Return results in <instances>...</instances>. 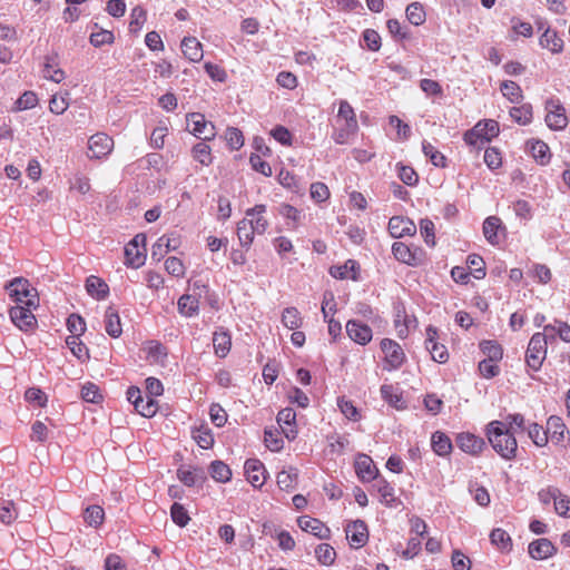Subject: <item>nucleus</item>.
<instances>
[{"label": "nucleus", "mask_w": 570, "mask_h": 570, "mask_svg": "<svg viewBox=\"0 0 570 570\" xmlns=\"http://www.w3.org/2000/svg\"><path fill=\"white\" fill-rule=\"evenodd\" d=\"M85 522L94 528H98L104 523L105 511L100 505H89L83 513Z\"/></svg>", "instance_id": "nucleus-43"}, {"label": "nucleus", "mask_w": 570, "mask_h": 570, "mask_svg": "<svg viewBox=\"0 0 570 570\" xmlns=\"http://www.w3.org/2000/svg\"><path fill=\"white\" fill-rule=\"evenodd\" d=\"M539 43L542 48L551 51L554 55L561 53L563 51V40L557 32V30L548 28L541 35L539 39Z\"/></svg>", "instance_id": "nucleus-26"}, {"label": "nucleus", "mask_w": 570, "mask_h": 570, "mask_svg": "<svg viewBox=\"0 0 570 570\" xmlns=\"http://www.w3.org/2000/svg\"><path fill=\"white\" fill-rule=\"evenodd\" d=\"M337 118L345 121V125L351 128V130H357L358 124L355 111L353 107L346 100H341L337 111Z\"/></svg>", "instance_id": "nucleus-38"}, {"label": "nucleus", "mask_w": 570, "mask_h": 570, "mask_svg": "<svg viewBox=\"0 0 570 570\" xmlns=\"http://www.w3.org/2000/svg\"><path fill=\"white\" fill-rule=\"evenodd\" d=\"M66 344L70 352L81 362H86L89 358V350L81 342L80 336H68Z\"/></svg>", "instance_id": "nucleus-42"}, {"label": "nucleus", "mask_w": 570, "mask_h": 570, "mask_svg": "<svg viewBox=\"0 0 570 570\" xmlns=\"http://www.w3.org/2000/svg\"><path fill=\"white\" fill-rule=\"evenodd\" d=\"M87 293L96 299H104L109 294L108 284L98 276H89L86 281Z\"/></svg>", "instance_id": "nucleus-29"}, {"label": "nucleus", "mask_w": 570, "mask_h": 570, "mask_svg": "<svg viewBox=\"0 0 570 570\" xmlns=\"http://www.w3.org/2000/svg\"><path fill=\"white\" fill-rule=\"evenodd\" d=\"M166 272L177 278L184 277L186 273L183 261L178 257L170 256L165 261Z\"/></svg>", "instance_id": "nucleus-59"}, {"label": "nucleus", "mask_w": 570, "mask_h": 570, "mask_svg": "<svg viewBox=\"0 0 570 570\" xmlns=\"http://www.w3.org/2000/svg\"><path fill=\"white\" fill-rule=\"evenodd\" d=\"M528 146L532 157L540 165H547L551 159V151L549 146L542 140H530Z\"/></svg>", "instance_id": "nucleus-33"}, {"label": "nucleus", "mask_w": 570, "mask_h": 570, "mask_svg": "<svg viewBox=\"0 0 570 570\" xmlns=\"http://www.w3.org/2000/svg\"><path fill=\"white\" fill-rule=\"evenodd\" d=\"M114 139L106 132H96L88 139V157L90 159H102L114 150Z\"/></svg>", "instance_id": "nucleus-9"}, {"label": "nucleus", "mask_w": 570, "mask_h": 570, "mask_svg": "<svg viewBox=\"0 0 570 570\" xmlns=\"http://www.w3.org/2000/svg\"><path fill=\"white\" fill-rule=\"evenodd\" d=\"M482 230L485 239L491 245H499L501 242V235H504L505 227L503 226L501 218L498 216H489L483 222Z\"/></svg>", "instance_id": "nucleus-21"}, {"label": "nucleus", "mask_w": 570, "mask_h": 570, "mask_svg": "<svg viewBox=\"0 0 570 570\" xmlns=\"http://www.w3.org/2000/svg\"><path fill=\"white\" fill-rule=\"evenodd\" d=\"M147 20L146 10L141 6H136L130 12L129 30L131 32H139Z\"/></svg>", "instance_id": "nucleus-54"}, {"label": "nucleus", "mask_w": 570, "mask_h": 570, "mask_svg": "<svg viewBox=\"0 0 570 570\" xmlns=\"http://www.w3.org/2000/svg\"><path fill=\"white\" fill-rule=\"evenodd\" d=\"M490 541L501 552H510L513 547L511 537L501 528H495L491 531Z\"/></svg>", "instance_id": "nucleus-34"}, {"label": "nucleus", "mask_w": 570, "mask_h": 570, "mask_svg": "<svg viewBox=\"0 0 570 570\" xmlns=\"http://www.w3.org/2000/svg\"><path fill=\"white\" fill-rule=\"evenodd\" d=\"M415 320H411L405 309H399L394 317V327L399 337L405 338L409 335V328L412 322Z\"/></svg>", "instance_id": "nucleus-52"}, {"label": "nucleus", "mask_w": 570, "mask_h": 570, "mask_svg": "<svg viewBox=\"0 0 570 570\" xmlns=\"http://www.w3.org/2000/svg\"><path fill=\"white\" fill-rule=\"evenodd\" d=\"M297 525L302 531L311 533L320 540L331 538V529L320 519L301 515L297 518Z\"/></svg>", "instance_id": "nucleus-13"}, {"label": "nucleus", "mask_w": 570, "mask_h": 570, "mask_svg": "<svg viewBox=\"0 0 570 570\" xmlns=\"http://www.w3.org/2000/svg\"><path fill=\"white\" fill-rule=\"evenodd\" d=\"M528 435L531 439V441L540 448H543L548 444L549 436L547 429L544 430L542 425L538 423H531L529 424L528 429Z\"/></svg>", "instance_id": "nucleus-48"}, {"label": "nucleus", "mask_w": 570, "mask_h": 570, "mask_svg": "<svg viewBox=\"0 0 570 570\" xmlns=\"http://www.w3.org/2000/svg\"><path fill=\"white\" fill-rule=\"evenodd\" d=\"M380 347L384 354L383 368L386 371L399 370L405 362L406 356L402 346L391 338H383Z\"/></svg>", "instance_id": "nucleus-6"}, {"label": "nucleus", "mask_w": 570, "mask_h": 570, "mask_svg": "<svg viewBox=\"0 0 570 570\" xmlns=\"http://www.w3.org/2000/svg\"><path fill=\"white\" fill-rule=\"evenodd\" d=\"M298 481L297 470L289 468L288 470H282L277 473L276 482L281 490L292 491L296 488Z\"/></svg>", "instance_id": "nucleus-36"}, {"label": "nucleus", "mask_w": 570, "mask_h": 570, "mask_svg": "<svg viewBox=\"0 0 570 570\" xmlns=\"http://www.w3.org/2000/svg\"><path fill=\"white\" fill-rule=\"evenodd\" d=\"M381 395L385 402L396 410H404L406 407L403 394L396 385L383 384L381 386Z\"/></svg>", "instance_id": "nucleus-27"}, {"label": "nucleus", "mask_w": 570, "mask_h": 570, "mask_svg": "<svg viewBox=\"0 0 570 570\" xmlns=\"http://www.w3.org/2000/svg\"><path fill=\"white\" fill-rule=\"evenodd\" d=\"M38 306H12L9 309L11 322L23 332H33L37 328L38 322L33 314V309Z\"/></svg>", "instance_id": "nucleus-8"}, {"label": "nucleus", "mask_w": 570, "mask_h": 570, "mask_svg": "<svg viewBox=\"0 0 570 570\" xmlns=\"http://www.w3.org/2000/svg\"><path fill=\"white\" fill-rule=\"evenodd\" d=\"M392 254L397 262L412 267L421 266L426 261L424 249L419 246H410L403 242L393 243Z\"/></svg>", "instance_id": "nucleus-5"}, {"label": "nucleus", "mask_w": 570, "mask_h": 570, "mask_svg": "<svg viewBox=\"0 0 570 570\" xmlns=\"http://www.w3.org/2000/svg\"><path fill=\"white\" fill-rule=\"evenodd\" d=\"M480 348L487 356L485 360L500 362L503 356L502 346L495 341H483L480 343Z\"/></svg>", "instance_id": "nucleus-51"}, {"label": "nucleus", "mask_w": 570, "mask_h": 570, "mask_svg": "<svg viewBox=\"0 0 570 570\" xmlns=\"http://www.w3.org/2000/svg\"><path fill=\"white\" fill-rule=\"evenodd\" d=\"M528 552L532 559L546 560L557 552L556 546L546 538L532 541L528 547Z\"/></svg>", "instance_id": "nucleus-22"}, {"label": "nucleus", "mask_w": 570, "mask_h": 570, "mask_svg": "<svg viewBox=\"0 0 570 570\" xmlns=\"http://www.w3.org/2000/svg\"><path fill=\"white\" fill-rule=\"evenodd\" d=\"M511 30L515 36L531 38L533 36V27L530 22L523 21L517 17L511 18Z\"/></svg>", "instance_id": "nucleus-61"}, {"label": "nucleus", "mask_w": 570, "mask_h": 570, "mask_svg": "<svg viewBox=\"0 0 570 570\" xmlns=\"http://www.w3.org/2000/svg\"><path fill=\"white\" fill-rule=\"evenodd\" d=\"M282 323L288 330H297L303 324V318L296 307H286L282 313Z\"/></svg>", "instance_id": "nucleus-45"}, {"label": "nucleus", "mask_w": 570, "mask_h": 570, "mask_svg": "<svg viewBox=\"0 0 570 570\" xmlns=\"http://www.w3.org/2000/svg\"><path fill=\"white\" fill-rule=\"evenodd\" d=\"M181 50L184 56L193 62H198L203 59V46L194 37L183 39Z\"/></svg>", "instance_id": "nucleus-31"}, {"label": "nucleus", "mask_w": 570, "mask_h": 570, "mask_svg": "<svg viewBox=\"0 0 570 570\" xmlns=\"http://www.w3.org/2000/svg\"><path fill=\"white\" fill-rule=\"evenodd\" d=\"M135 410L144 417H153L158 411V402L150 396L142 399L136 404Z\"/></svg>", "instance_id": "nucleus-55"}, {"label": "nucleus", "mask_w": 570, "mask_h": 570, "mask_svg": "<svg viewBox=\"0 0 570 570\" xmlns=\"http://www.w3.org/2000/svg\"><path fill=\"white\" fill-rule=\"evenodd\" d=\"M277 423L287 440L293 441L297 436L296 413L291 407L281 410L277 414Z\"/></svg>", "instance_id": "nucleus-20"}, {"label": "nucleus", "mask_w": 570, "mask_h": 570, "mask_svg": "<svg viewBox=\"0 0 570 570\" xmlns=\"http://www.w3.org/2000/svg\"><path fill=\"white\" fill-rule=\"evenodd\" d=\"M105 330L111 337H119L122 333V326L118 312L114 307H108L105 312Z\"/></svg>", "instance_id": "nucleus-32"}, {"label": "nucleus", "mask_w": 570, "mask_h": 570, "mask_svg": "<svg viewBox=\"0 0 570 570\" xmlns=\"http://www.w3.org/2000/svg\"><path fill=\"white\" fill-rule=\"evenodd\" d=\"M374 488L380 495V501L382 504L389 508L394 507L396 502L394 488L385 479L377 480L374 484Z\"/></svg>", "instance_id": "nucleus-35"}, {"label": "nucleus", "mask_w": 570, "mask_h": 570, "mask_svg": "<svg viewBox=\"0 0 570 570\" xmlns=\"http://www.w3.org/2000/svg\"><path fill=\"white\" fill-rule=\"evenodd\" d=\"M18 518V511L13 501H4L0 505V521L4 524H11Z\"/></svg>", "instance_id": "nucleus-60"}, {"label": "nucleus", "mask_w": 570, "mask_h": 570, "mask_svg": "<svg viewBox=\"0 0 570 570\" xmlns=\"http://www.w3.org/2000/svg\"><path fill=\"white\" fill-rule=\"evenodd\" d=\"M42 73L46 79L56 83H60L66 77L65 71L58 67V63H53V59L49 57L46 58Z\"/></svg>", "instance_id": "nucleus-47"}, {"label": "nucleus", "mask_w": 570, "mask_h": 570, "mask_svg": "<svg viewBox=\"0 0 570 570\" xmlns=\"http://www.w3.org/2000/svg\"><path fill=\"white\" fill-rule=\"evenodd\" d=\"M4 288L14 306H39L38 292L27 278L14 277Z\"/></svg>", "instance_id": "nucleus-3"}, {"label": "nucleus", "mask_w": 570, "mask_h": 570, "mask_svg": "<svg viewBox=\"0 0 570 570\" xmlns=\"http://www.w3.org/2000/svg\"><path fill=\"white\" fill-rule=\"evenodd\" d=\"M337 406L340 407V411L347 420L353 422H358L361 420V412L352 401L346 400L344 396L338 397Z\"/></svg>", "instance_id": "nucleus-50"}, {"label": "nucleus", "mask_w": 570, "mask_h": 570, "mask_svg": "<svg viewBox=\"0 0 570 570\" xmlns=\"http://www.w3.org/2000/svg\"><path fill=\"white\" fill-rule=\"evenodd\" d=\"M546 124L552 130L564 129L568 125V117L564 107L558 99H549L546 104Z\"/></svg>", "instance_id": "nucleus-11"}, {"label": "nucleus", "mask_w": 570, "mask_h": 570, "mask_svg": "<svg viewBox=\"0 0 570 570\" xmlns=\"http://www.w3.org/2000/svg\"><path fill=\"white\" fill-rule=\"evenodd\" d=\"M188 130L203 140H212L216 136L215 126L206 120L200 112H191L187 116Z\"/></svg>", "instance_id": "nucleus-10"}, {"label": "nucleus", "mask_w": 570, "mask_h": 570, "mask_svg": "<svg viewBox=\"0 0 570 570\" xmlns=\"http://www.w3.org/2000/svg\"><path fill=\"white\" fill-rule=\"evenodd\" d=\"M468 268L473 272V276L476 279H482L485 277V263L480 255L472 254L468 256L466 259Z\"/></svg>", "instance_id": "nucleus-56"}, {"label": "nucleus", "mask_w": 570, "mask_h": 570, "mask_svg": "<svg viewBox=\"0 0 570 570\" xmlns=\"http://www.w3.org/2000/svg\"><path fill=\"white\" fill-rule=\"evenodd\" d=\"M510 116L521 126L529 125L533 118L532 106L530 104H523L521 106L512 107L510 109Z\"/></svg>", "instance_id": "nucleus-39"}, {"label": "nucleus", "mask_w": 570, "mask_h": 570, "mask_svg": "<svg viewBox=\"0 0 570 570\" xmlns=\"http://www.w3.org/2000/svg\"><path fill=\"white\" fill-rule=\"evenodd\" d=\"M144 351L147 357H151L155 362H158L166 357V347L158 341H148L145 343Z\"/></svg>", "instance_id": "nucleus-57"}, {"label": "nucleus", "mask_w": 570, "mask_h": 570, "mask_svg": "<svg viewBox=\"0 0 570 570\" xmlns=\"http://www.w3.org/2000/svg\"><path fill=\"white\" fill-rule=\"evenodd\" d=\"M330 274L337 279L357 281L360 276V265L354 259H347L342 265H334L330 268Z\"/></svg>", "instance_id": "nucleus-24"}, {"label": "nucleus", "mask_w": 570, "mask_h": 570, "mask_svg": "<svg viewBox=\"0 0 570 570\" xmlns=\"http://www.w3.org/2000/svg\"><path fill=\"white\" fill-rule=\"evenodd\" d=\"M212 478L222 483H226L232 479L230 468L223 461H213L209 466Z\"/></svg>", "instance_id": "nucleus-41"}, {"label": "nucleus", "mask_w": 570, "mask_h": 570, "mask_svg": "<svg viewBox=\"0 0 570 570\" xmlns=\"http://www.w3.org/2000/svg\"><path fill=\"white\" fill-rule=\"evenodd\" d=\"M266 205L258 204L245 212V217L237 223L236 234L242 247L248 249L255 235H263L269 226L265 217Z\"/></svg>", "instance_id": "nucleus-2"}, {"label": "nucleus", "mask_w": 570, "mask_h": 570, "mask_svg": "<svg viewBox=\"0 0 570 570\" xmlns=\"http://www.w3.org/2000/svg\"><path fill=\"white\" fill-rule=\"evenodd\" d=\"M547 351L548 345L544 338L539 333H534L525 351L527 365L533 371H539L547 357Z\"/></svg>", "instance_id": "nucleus-7"}, {"label": "nucleus", "mask_w": 570, "mask_h": 570, "mask_svg": "<svg viewBox=\"0 0 570 570\" xmlns=\"http://www.w3.org/2000/svg\"><path fill=\"white\" fill-rule=\"evenodd\" d=\"M407 21L415 26H422L426 21L425 8L421 2H412L405 9Z\"/></svg>", "instance_id": "nucleus-37"}, {"label": "nucleus", "mask_w": 570, "mask_h": 570, "mask_svg": "<svg viewBox=\"0 0 570 570\" xmlns=\"http://www.w3.org/2000/svg\"><path fill=\"white\" fill-rule=\"evenodd\" d=\"M198 307L199 302L193 295L185 294L178 299V311L184 316H193L197 313Z\"/></svg>", "instance_id": "nucleus-49"}, {"label": "nucleus", "mask_w": 570, "mask_h": 570, "mask_svg": "<svg viewBox=\"0 0 570 570\" xmlns=\"http://www.w3.org/2000/svg\"><path fill=\"white\" fill-rule=\"evenodd\" d=\"M126 265L138 268L145 263L146 247L137 245V240H130L125 247Z\"/></svg>", "instance_id": "nucleus-25"}, {"label": "nucleus", "mask_w": 570, "mask_h": 570, "mask_svg": "<svg viewBox=\"0 0 570 570\" xmlns=\"http://www.w3.org/2000/svg\"><path fill=\"white\" fill-rule=\"evenodd\" d=\"M213 346L216 356L226 357L232 347V336L225 330L216 331L213 335Z\"/></svg>", "instance_id": "nucleus-28"}, {"label": "nucleus", "mask_w": 570, "mask_h": 570, "mask_svg": "<svg viewBox=\"0 0 570 570\" xmlns=\"http://www.w3.org/2000/svg\"><path fill=\"white\" fill-rule=\"evenodd\" d=\"M425 345L435 362L445 363L449 360L448 348L438 342V330L434 326L426 327Z\"/></svg>", "instance_id": "nucleus-17"}, {"label": "nucleus", "mask_w": 570, "mask_h": 570, "mask_svg": "<svg viewBox=\"0 0 570 570\" xmlns=\"http://www.w3.org/2000/svg\"><path fill=\"white\" fill-rule=\"evenodd\" d=\"M196 443L203 449H210L214 444V436L209 429L199 428L193 432Z\"/></svg>", "instance_id": "nucleus-64"}, {"label": "nucleus", "mask_w": 570, "mask_h": 570, "mask_svg": "<svg viewBox=\"0 0 570 570\" xmlns=\"http://www.w3.org/2000/svg\"><path fill=\"white\" fill-rule=\"evenodd\" d=\"M346 333L348 337L360 344V345H367L373 337L372 328L364 324L361 321L357 320H350L347 321L345 325Z\"/></svg>", "instance_id": "nucleus-14"}, {"label": "nucleus", "mask_w": 570, "mask_h": 570, "mask_svg": "<svg viewBox=\"0 0 570 570\" xmlns=\"http://www.w3.org/2000/svg\"><path fill=\"white\" fill-rule=\"evenodd\" d=\"M455 443L461 451L472 456L481 454L485 448V442L482 438L469 432H462L458 434Z\"/></svg>", "instance_id": "nucleus-15"}, {"label": "nucleus", "mask_w": 570, "mask_h": 570, "mask_svg": "<svg viewBox=\"0 0 570 570\" xmlns=\"http://www.w3.org/2000/svg\"><path fill=\"white\" fill-rule=\"evenodd\" d=\"M431 445L434 453L439 456L450 455L453 449L451 439L441 431H436L432 434Z\"/></svg>", "instance_id": "nucleus-30"}, {"label": "nucleus", "mask_w": 570, "mask_h": 570, "mask_svg": "<svg viewBox=\"0 0 570 570\" xmlns=\"http://www.w3.org/2000/svg\"><path fill=\"white\" fill-rule=\"evenodd\" d=\"M247 481L254 488H262L266 480L267 473L264 464L258 459H248L244 464Z\"/></svg>", "instance_id": "nucleus-18"}, {"label": "nucleus", "mask_w": 570, "mask_h": 570, "mask_svg": "<svg viewBox=\"0 0 570 570\" xmlns=\"http://www.w3.org/2000/svg\"><path fill=\"white\" fill-rule=\"evenodd\" d=\"M193 158L203 166H209L213 163L212 149L205 142H197L191 150Z\"/></svg>", "instance_id": "nucleus-46"}, {"label": "nucleus", "mask_w": 570, "mask_h": 570, "mask_svg": "<svg viewBox=\"0 0 570 570\" xmlns=\"http://www.w3.org/2000/svg\"><path fill=\"white\" fill-rule=\"evenodd\" d=\"M529 275L540 284H548L552 277L550 268L543 264H534Z\"/></svg>", "instance_id": "nucleus-63"}, {"label": "nucleus", "mask_w": 570, "mask_h": 570, "mask_svg": "<svg viewBox=\"0 0 570 570\" xmlns=\"http://www.w3.org/2000/svg\"><path fill=\"white\" fill-rule=\"evenodd\" d=\"M500 90L502 95L512 104H519L523 99L521 87L512 80L503 81L500 86Z\"/></svg>", "instance_id": "nucleus-40"}, {"label": "nucleus", "mask_w": 570, "mask_h": 570, "mask_svg": "<svg viewBox=\"0 0 570 570\" xmlns=\"http://www.w3.org/2000/svg\"><path fill=\"white\" fill-rule=\"evenodd\" d=\"M547 432L548 436L550 435L552 443L557 445H564L566 435L569 434V431L566 424L563 423L562 419L556 415H551L548 419Z\"/></svg>", "instance_id": "nucleus-23"}, {"label": "nucleus", "mask_w": 570, "mask_h": 570, "mask_svg": "<svg viewBox=\"0 0 570 570\" xmlns=\"http://www.w3.org/2000/svg\"><path fill=\"white\" fill-rule=\"evenodd\" d=\"M500 132L499 122L494 119H483L468 130L463 139L470 146H479L491 141Z\"/></svg>", "instance_id": "nucleus-4"}, {"label": "nucleus", "mask_w": 570, "mask_h": 570, "mask_svg": "<svg viewBox=\"0 0 570 570\" xmlns=\"http://www.w3.org/2000/svg\"><path fill=\"white\" fill-rule=\"evenodd\" d=\"M387 229L393 238L412 236L416 233L415 224L406 217L393 216L389 220Z\"/></svg>", "instance_id": "nucleus-19"}, {"label": "nucleus", "mask_w": 570, "mask_h": 570, "mask_svg": "<svg viewBox=\"0 0 570 570\" xmlns=\"http://www.w3.org/2000/svg\"><path fill=\"white\" fill-rule=\"evenodd\" d=\"M315 557L323 566H332L336 559L335 549L328 543H321L315 548Z\"/></svg>", "instance_id": "nucleus-44"}, {"label": "nucleus", "mask_w": 570, "mask_h": 570, "mask_svg": "<svg viewBox=\"0 0 570 570\" xmlns=\"http://www.w3.org/2000/svg\"><path fill=\"white\" fill-rule=\"evenodd\" d=\"M225 140L232 150H238L244 145L243 132L235 127H228L225 131Z\"/></svg>", "instance_id": "nucleus-58"}, {"label": "nucleus", "mask_w": 570, "mask_h": 570, "mask_svg": "<svg viewBox=\"0 0 570 570\" xmlns=\"http://www.w3.org/2000/svg\"><path fill=\"white\" fill-rule=\"evenodd\" d=\"M525 430L524 416L520 413L508 414L503 420H493L485 426V436L492 449L505 461L518 456L515 434Z\"/></svg>", "instance_id": "nucleus-1"}, {"label": "nucleus", "mask_w": 570, "mask_h": 570, "mask_svg": "<svg viewBox=\"0 0 570 570\" xmlns=\"http://www.w3.org/2000/svg\"><path fill=\"white\" fill-rule=\"evenodd\" d=\"M355 473L362 482H371L377 478L379 469L367 454H357L354 461Z\"/></svg>", "instance_id": "nucleus-16"}, {"label": "nucleus", "mask_w": 570, "mask_h": 570, "mask_svg": "<svg viewBox=\"0 0 570 570\" xmlns=\"http://www.w3.org/2000/svg\"><path fill=\"white\" fill-rule=\"evenodd\" d=\"M422 150L434 166L442 168L446 166L445 156L440 153L431 142L424 140L422 142Z\"/></svg>", "instance_id": "nucleus-53"}, {"label": "nucleus", "mask_w": 570, "mask_h": 570, "mask_svg": "<svg viewBox=\"0 0 570 570\" xmlns=\"http://www.w3.org/2000/svg\"><path fill=\"white\" fill-rule=\"evenodd\" d=\"M170 515L178 527H186L190 520L187 510L180 503L175 502L170 508Z\"/></svg>", "instance_id": "nucleus-62"}, {"label": "nucleus", "mask_w": 570, "mask_h": 570, "mask_svg": "<svg viewBox=\"0 0 570 570\" xmlns=\"http://www.w3.org/2000/svg\"><path fill=\"white\" fill-rule=\"evenodd\" d=\"M344 531L346 539L353 549H361L368 541V528L363 520H354L348 522Z\"/></svg>", "instance_id": "nucleus-12"}]
</instances>
